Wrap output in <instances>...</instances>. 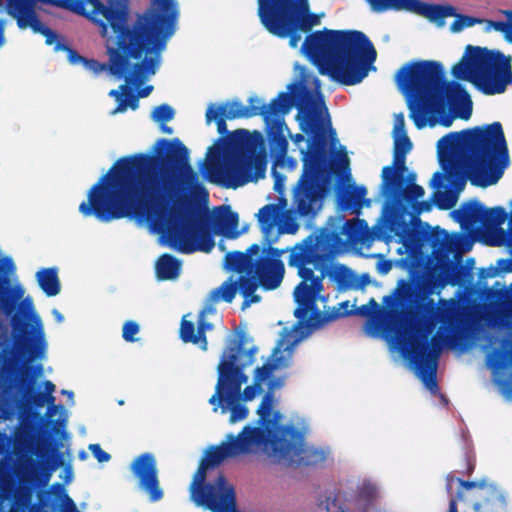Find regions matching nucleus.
Wrapping results in <instances>:
<instances>
[{
  "label": "nucleus",
  "mask_w": 512,
  "mask_h": 512,
  "mask_svg": "<svg viewBox=\"0 0 512 512\" xmlns=\"http://www.w3.org/2000/svg\"><path fill=\"white\" fill-rule=\"evenodd\" d=\"M257 289L255 281L246 278L243 275H233L228 281L224 282L218 289L214 290L210 294V299L214 302L227 301L231 302L235 297L237 291H240L244 296V302L242 309L245 310L252 303H256L260 300L257 295L253 293Z\"/></svg>",
  "instance_id": "nucleus-11"
},
{
  "label": "nucleus",
  "mask_w": 512,
  "mask_h": 512,
  "mask_svg": "<svg viewBox=\"0 0 512 512\" xmlns=\"http://www.w3.org/2000/svg\"><path fill=\"white\" fill-rule=\"evenodd\" d=\"M424 203H419L420 206H422ZM420 210H423V207H419Z\"/></svg>",
  "instance_id": "nucleus-50"
},
{
  "label": "nucleus",
  "mask_w": 512,
  "mask_h": 512,
  "mask_svg": "<svg viewBox=\"0 0 512 512\" xmlns=\"http://www.w3.org/2000/svg\"><path fill=\"white\" fill-rule=\"evenodd\" d=\"M511 58L499 51L468 45L452 68L459 80L471 82L485 94L502 93L512 83Z\"/></svg>",
  "instance_id": "nucleus-7"
},
{
  "label": "nucleus",
  "mask_w": 512,
  "mask_h": 512,
  "mask_svg": "<svg viewBox=\"0 0 512 512\" xmlns=\"http://www.w3.org/2000/svg\"><path fill=\"white\" fill-rule=\"evenodd\" d=\"M297 119L307 137L298 134L294 138L304 163V172L294 197L299 213L308 215L321 208L328 170L334 166L346 169L349 159L335 137L327 108L319 94L300 106Z\"/></svg>",
  "instance_id": "nucleus-3"
},
{
  "label": "nucleus",
  "mask_w": 512,
  "mask_h": 512,
  "mask_svg": "<svg viewBox=\"0 0 512 512\" xmlns=\"http://www.w3.org/2000/svg\"><path fill=\"white\" fill-rule=\"evenodd\" d=\"M267 114H268V112H264V115H266L265 117L268 120V115Z\"/></svg>",
  "instance_id": "nucleus-51"
},
{
  "label": "nucleus",
  "mask_w": 512,
  "mask_h": 512,
  "mask_svg": "<svg viewBox=\"0 0 512 512\" xmlns=\"http://www.w3.org/2000/svg\"><path fill=\"white\" fill-rule=\"evenodd\" d=\"M480 240L486 245L503 246L506 243L505 231L502 228H488Z\"/></svg>",
  "instance_id": "nucleus-26"
},
{
  "label": "nucleus",
  "mask_w": 512,
  "mask_h": 512,
  "mask_svg": "<svg viewBox=\"0 0 512 512\" xmlns=\"http://www.w3.org/2000/svg\"><path fill=\"white\" fill-rule=\"evenodd\" d=\"M301 53L323 75L345 85L361 82L374 69L376 51L358 31L323 29L309 34Z\"/></svg>",
  "instance_id": "nucleus-5"
},
{
  "label": "nucleus",
  "mask_w": 512,
  "mask_h": 512,
  "mask_svg": "<svg viewBox=\"0 0 512 512\" xmlns=\"http://www.w3.org/2000/svg\"><path fill=\"white\" fill-rule=\"evenodd\" d=\"M366 227V224L364 223V221H349L347 223V230L349 231V233H351V235L353 234L354 230L357 231V230H360V229H364Z\"/></svg>",
  "instance_id": "nucleus-38"
},
{
  "label": "nucleus",
  "mask_w": 512,
  "mask_h": 512,
  "mask_svg": "<svg viewBox=\"0 0 512 512\" xmlns=\"http://www.w3.org/2000/svg\"><path fill=\"white\" fill-rule=\"evenodd\" d=\"M180 263L171 256L164 255L156 263L157 277L162 280H170L178 277Z\"/></svg>",
  "instance_id": "nucleus-24"
},
{
  "label": "nucleus",
  "mask_w": 512,
  "mask_h": 512,
  "mask_svg": "<svg viewBox=\"0 0 512 512\" xmlns=\"http://www.w3.org/2000/svg\"><path fill=\"white\" fill-rule=\"evenodd\" d=\"M262 143L259 132L235 131L228 139L216 143L208 152L205 166L211 182L237 188L263 178L265 157L256 154Z\"/></svg>",
  "instance_id": "nucleus-6"
},
{
  "label": "nucleus",
  "mask_w": 512,
  "mask_h": 512,
  "mask_svg": "<svg viewBox=\"0 0 512 512\" xmlns=\"http://www.w3.org/2000/svg\"><path fill=\"white\" fill-rule=\"evenodd\" d=\"M22 306L27 310L30 315V319L36 325L37 328V336L35 340L29 345V352L31 354H35L36 356H43L47 343L44 336L43 325L39 315L36 313L33 301L30 297H26L22 303Z\"/></svg>",
  "instance_id": "nucleus-21"
},
{
  "label": "nucleus",
  "mask_w": 512,
  "mask_h": 512,
  "mask_svg": "<svg viewBox=\"0 0 512 512\" xmlns=\"http://www.w3.org/2000/svg\"><path fill=\"white\" fill-rule=\"evenodd\" d=\"M53 316L55 317L56 321L61 323L64 320L63 315L56 309L52 311Z\"/></svg>",
  "instance_id": "nucleus-42"
},
{
  "label": "nucleus",
  "mask_w": 512,
  "mask_h": 512,
  "mask_svg": "<svg viewBox=\"0 0 512 512\" xmlns=\"http://www.w3.org/2000/svg\"><path fill=\"white\" fill-rule=\"evenodd\" d=\"M502 29H504V22L501 21H486L485 30L486 31H499L502 33Z\"/></svg>",
  "instance_id": "nucleus-37"
},
{
  "label": "nucleus",
  "mask_w": 512,
  "mask_h": 512,
  "mask_svg": "<svg viewBox=\"0 0 512 512\" xmlns=\"http://www.w3.org/2000/svg\"><path fill=\"white\" fill-rule=\"evenodd\" d=\"M250 102V106H244L239 102H230L225 105L218 106L211 105L207 109L206 120L208 123L218 121V128L221 131V125L224 119L250 117L261 110L259 99L251 98Z\"/></svg>",
  "instance_id": "nucleus-15"
},
{
  "label": "nucleus",
  "mask_w": 512,
  "mask_h": 512,
  "mask_svg": "<svg viewBox=\"0 0 512 512\" xmlns=\"http://www.w3.org/2000/svg\"><path fill=\"white\" fill-rule=\"evenodd\" d=\"M37 281L41 289L48 296H55L60 292V283L54 269H44L37 273Z\"/></svg>",
  "instance_id": "nucleus-23"
},
{
  "label": "nucleus",
  "mask_w": 512,
  "mask_h": 512,
  "mask_svg": "<svg viewBox=\"0 0 512 512\" xmlns=\"http://www.w3.org/2000/svg\"><path fill=\"white\" fill-rule=\"evenodd\" d=\"M134 474L139 478L141 487L149 494L152 501L162 497L156 478L155 461L151 455H143L132 464Z\"/></svg>",
  "instance_id": "nucleus-17"
},
{
  "label": "nucleus",
  "mask_w": 512,
  "mask_h": 512,
  "mask_svg": "<svg viewBox=\"0 0 512 512\" xmlns=\"http://www.w3.org/2000/svg\"><path fill=\"white\" fill-rule=\"evenodd\" d=\"M453 17L454 20L450 25V31L453 33L461 32L464 29L472 27L477 23H482L481 19L467 15H459L456 12Z\"/></svg>",
  "instance_id": "nucleus-27"
},
{
  "label": "nucleus",
  "mask_w": 512,
  "mask_h": 512,
  "mask_svg": "<svg viewBox=\"0 0 512 512\" xmlns=\"http://www.w3.org/2000/svg\"><path fill=\"white\" fill-rule=\"evenodd\" d=\"M187 316H185L182 320V323H181V329H180V334H181V338L183 339V341L185 342H192L194 344H197L199 345L203 350H206L207 349V342H206V339L203 337V331L205 330H209L211 329L210 325H207L203 318H204V313L201 314V318H200V330L198 331L197 334H194V326L191 322H189L187 319H186Z\"/></svg>",
  "instance_id": "nucleus-22"
},
{
  "label": "nucleus",
  "mask_w": 512,
  "mask_h": 512,
  "mask_svg": "<svg viewBox=\"0 0 512 512\" xmlns=\"http://www.w3.org/2000/svg\"><path fill=\"white\" fill-rule=\"evenodd\" d=\"M374 12H386L389 11V6L394 0H365Z\"/></svg>",
  "instance_id": "nucleus-30"
},
{
  "label": "nucleus",
  "mask_w": 512,
  "mask_h": 512,
  "mask_svg": "<svg viewBox=\"0 0 512 512\" xmlns=\"http://www.w3.org/2000/svg\"><path fill=\"white\" fill-rule=\"evenodd\" d=\"M407 11L421 15L438 26L444 25V20L455 15V8L450 5H433L421 0H394L389 11Z\"/></svg>",
  "instance_id": "nucleus-12"
},
{
  "label": "nucleus",
  "mask_w": 512,
  "mask_h": 512,
  "mask_svg": "<svg viewBox=\"0 0 512 512\" xmlns=\"http://www.w3.org/2000/svg\"><path fill=\"white\" fill-rule=\"evenodd\" d=\"M89 450L100 463L108 462L110 460V455L105 452L98 444L89 445Z\"/></svg>",
  "instance_id": "nucleus-31"
},
{
  "label": "nucleus",
  "mask_w": 512,
  "mask_h": 512,
  "mask_svg": "<svg viewBox=\"0 0 512 512\" xmlns=\"http://www.w3.org/2000/svg\"><path fill=\"white\" fill-rule=\"evenodd\" d=\"M465 488H472L475 486L474 483H461Z\"/></svg>",
  "instance_id": "nucleus-47"
},
{
  "label": "nucleus",
  "mask_w": 512,
  "mask_h": 512,
  "mask_svg": "<svg viewBox=\"0 0 512 512\" xmlns=\"http://www.w3.org/2000/svg\"><path fill=\"white\" fill-rule=\"evenodd\" d=\"M258 217L262 230L267 235L275 226L280 233H295L298 228L292 212L284 211L280 206L267 205L259 211Z\"/></svg>",
  "instance_id": "nucleus-16"
},
{
  "label": "nucleus",
  "mask_w": 512,
  "mask_h": 512,
  "mask_svg": "<svg viewBox=\"0 0 512 512\" xmlns=\"http://www.w3.org/2000/svg\"><path fill=\"white\" fill-rule=\"evenodd\" d=\"M293 104V96L290 94H282L271 105V110L275 115V125L271 127L270 134H275L272 144V154L276 160L273 176L275 178V189L281 193L283 186L279 178L278 168L294 169L296 161L286 157L287 143L285 139V131L287 127L281 119V116L289 111Z\"/></svg>",
  "instance_id": "nucleus-9"
},
{
  "label": "nucleus",
  "mask_w": 512,
  "mask_h": 512,
  "mask_svg": "<svg viewBox=\"0 0 512 512\" xmlns=\"http://www.w3.org/2000/svg\"><path fill=\"white\" fill-rule=\"evenodd\" d=\"M139 332V326L137 323L128 321L123 326V338L126 341H135V335Z\"/></svg>",
  "instance_id": "nucleus-29"
},
{
  "label": "nucleus",
  "mask_w": 512,
  "mask_h": 512,
  "mask_svg": "<svg viewBox=\"0 0 512 512\" xmlns=\"http://www.w3.org/2000/svg\"><path fill=\"white\" fill-rule=\"evenodd\" d=\"M2 261H3V266H4V268H5L8 272L14 271L15 266H14L13 261H12L10 258L5 257V258H3V259H2Z\"/></svg>",
  "instance_id": "nucleus-39"
},
{
  "label": "nucleus",
  "mask_w": 512,
  "mask_h": 512,
  "mask_svg": "<svg viewBox=\"0 0 512 512\" xmlns=\"http://www.w3.org/2000/svg\"><path fill=\"white\" fill-rule=\"evenodd\" d=\"M442 76V66L428 60L406 63L395 75L410 117L419 129L450 127L455 119L468 120L472 115L468 93L457 83L442 82Z\"/></svg>",
  "instance_id": "nucleus-4"
},
{
  "label": "nucleus",
  "mask_w": 512,
  "mask_h": 512,
  "mask_svg": "<svg viewBox=\"0 0 512 512\" xmlns=\"http://www.w3.org/2000/svg\"><path fill=\"white\" fill-rule=\"evenodd\" d=\"M157 145L165 159L135 156L117 161L90 189L79 210L105 222L131 217L180 252H210L214 242L202 219L182 203H166L185 189L181 186L194 183L188 165L181 163L178 169L171 165L173 158H183L187 150L178 139L162 140Z\"/></svg>",
  "instance_id": "nucleus-1"
},
{
  "label": "nucleus",
  "mask_w": 512,
  "mask_h": 512,
  "mask_svg": "<svg viewBox=\"0 0 512 512\" xmlns=\"http://www.w3.org/2000/svg\"><path fill=\"white\" fill-rule=\"evenodd\" d=\"M4 43V25L0 21V46Z\"/></svg>",
  "instance_id": "nucleus-43"
},
{
  "label": "nucleus",
  "mask_w": 512,
  "mask_h": 512,
  "mask_svg": "<svg viewBox=\"0 0 512 512\" xmlns=\"http://www.w3.org/2000/svg\"><path fill=\"white\" fill-rule=\"evenodd\" d=\"M394 168L386 167L383 170L385 180H392L399 171L404 170L405 155L411 151L412 143L405 131V120L402 113L394 115Z\"/></svg>",
  "instance_id": "nucleus-13"
},
{
  "label": "nucleus",
  "mask_w": 512,
  "mask_h": 512,
  "mask_svg": "<svg viewBox=\"0 0 512 512\" xmlns=\"http://www.w3.org/2000/svg\"><path fill=\"white\" fill-rule=\"evenodd\" d=\"M45 389L47 390V392L49 394H52L54 392V390H55V385L52 382L47 381L45 383ZM49 400L50 401H54V397L52 395H49Z\"/></svg>",
  "instance_id": "nucleus-41"
},
{
  "label": "nucleus",
  "mask_w": 512,
  "mask_h": 512,
  "mask_svg": "<svg viewBox=\"0 0 512 512\" xmlns=\"http://www.w3.org/2000/svg\"><path fill=\"white\" fill-rule=\"evenodd\" d=\"M452 217L459 222L462 229L473 231L478 223L485 225H501L506 220V213L503 208L495 207L487 209L477 201L469 202L460 209L451 213Z\"/></svg>",
  "instance_id": "nucleus-10"
},
{
  "label": "nucleus",
  "mask_w": 512,
  "mask_h": 512,
  "mask_svg": "<svg viewBox=\"0 0 512 512\" xmlns=\"http://www.w3.org/2000/svg\"><path fill=\"white\" fill-rule=\"evenodd\" d=\"M356 305L355 304H350L349 301H346V302H342L338 305L337 308H335V316L336 317H344V316H347L349 314H351L354 309H355Z\"/></svg>",
  "instance_id": "nucleus-32"
},
{
  "label": "nucleus",
  "mask_w": 512,
  "mask_h": 512,
  "mask_svg": "<svg viewBox=\"0 0 512 512\" xmlns=\"http://www.w3.org/2000/svg\"><path fill=\"white\" fill-rule=\"evenodd\" d=\"M294 69H295V71H296L297 73H299V75H303V74H304V68H303V67H301L300 65L295 64Z\"/></svg>",
  "instance_id": "nucleus-45"
},
{
  "label": "nucleus",
  "mask_w": 512,
  "mask_h": 512,
  "mask_svg": "<svg viewBox=\"0 0 512 512\" xmlns=\"http://www.w3.org/2000/svg\"><path fill=\"white\" fill-rule=\"evenodd\" d=\"M450 512H457L454 502L451 503Z\"/></svg>",
  "instance_id": "nucleus-49"
},
{
  "label": "nucleus",
  "mask_w": 512,
  "mask_h": 512,
  "mask_svg": "<svg viewBox=\"0 0 512 512\" xmlns=\"http://www.w3.org/2000/svg\"><path fill=\"white\" fill-rule=\"evenodd\" d=\"M478 495L485 499L483 504H476V512H504L505 511V499L498 489L493 485H485L480 487Z\"/></svg>",
  "instance_id": "nucleus-19"
},
{
  "label": "nucleus",
  "mask_w": 512,
  "mask_h": 512,
  "mask_svg": "<svg viewBox=\"0 0 512 512\" xmlns=\"http://www.w3.org/2000/svg\"><path fill=\"white\" fill-rule=\"evenodd\" d=\"M78 60H81V58H80V57H75V56H72V57L70 58V62H71V63H77V61H78Z\"/></svg>",
  "instance_id": "nucleus-46"
},
{
  "label": "nucleus",
  "mask_w": 512,
  "mask_h": 512,
  "mask_svg": "<svg viewBox=\"0 0 512 512\" xmlns=\"http://www.w3.org/2000/svg\"><path fill=\"white\" fill-rule=\"evenodd\" d=\"M258 16L271 34L289 37V45L296 48L300 33L319 26L324 13H311L308 0H258Z\"/></svg>",
  "instance_id": "nucleus-8"
},
{
  "label": "nucleus",
  "mask_w": 512,
  "mask_h": 512,
  "mask_svg": "<svg viewBox=\"0 0 512 512\" xmlns=\"http://www.w3.org/2000/svg\"><path fill=\"white\" fill-rule=\"evenodd\" d=\"M8 12L16 20L19 28H31L36 33H41L46 38L47 44H52L55 40L54 33L44 26L36 17L30 0H7Z\"/></svg>",
  "instance_id": "nucleus-14"
},
{
  "label": "nucleus",
  "mask_w": 512,
  "mask_h": 512,
  "mask_svg": "<svg viewBox=\"0 0 512 512\" xmlns=\"http://www.w3.org/2000/svg\"><path fill=\"white\" fill-rule=\"evenodd\" d=\"M24 289L21 285L17 284L15 285L14 287V290H13V294H14V297L17 298V299H20L24 296Z\"/></svg>",
  "instance_id": "nucleus-40"
},
{
  "label": "nucleus",
  "mask_w": 512,
  "mask_h": 512,
  "mask_svg": "<svg viewBox=\"0 0 512 512\" xmlns=\"http://www.w3.org/2000/svg\"><path fill=\"white\" fill-rule=\"evenodd\" d=\"M65 473H66V474H65V477H67V478H69V479L72 477V472H71V470H70V469H67V470L65 471Z\"/></svg>",
  "instance_id": "nucleus-48"
},
{
  "label": "nucleus",
  "mask_w": 512,
  "mask_h": 512,
  "mask_svg": "<svg viewBox=\"0 0 512 512\" xmlns=\"http://www.w3.org/2000/svg\"><path fill=\"white\" fill-rule=\"evenodd\" d=\"M502 13L507 17V22H504L502 33L509 42H512V12L503 11Z\"/></svg>",
  "instance_id": "nucleus-33"
},
{
  "label": "nucleus",
  "mask_w": 512,
  "mask_h": 512,
  "mask_svg": "<svg viewBox=\"0 0 512 512\" xmlns=\"http://www.w3.org/2000/svg\"><path fill=\"white\" fill-rule=\"evenodd\" d=\"M261 285L266 289L278 287L284 274V265L279 259H267L261 262L258 268Z\"/></svg>",
  "instance_id": "nucleus-18"
},
{
  "label": "nucleus",
  "mask_w": 512,
  "mask_h": 512,
  "mask_svg": "<svg viewBox=\"0 0 512 512\" xmlns=\"http://www.w3.org/2000/svg\"><path fill=\"white\" fill-rule=\"evenodd\" d=\"M151 117L156 123L163 125L174 117V110L168 105H160L153 109ZM162 131L167 134L172 133V129L165 126H162Z\"/></svg>",
  "instance_id": "nucleus-25"
},
{
  "label": "nucleus",
  "mask_w": 512,
  "mask_h": 512,
  "mask_svg": "<svg viewBox=\"0 0 512 512\" xmlns=\"http://www.w3.org/2000/svg\"><path fill=\"white\" fill-rule=\"evenodd\" d=\"M83 64L87 70H89L95 74H98V73L106 70V66L103 64H100L96 60H85V61L83 60Z\"/></svg>",
  "instance_id": "nucleus-35"
},
{
  "label": "nucleus",
  "mask_w": 512,
  "mask_h": 512,
  "mask_svg": "<svg viewBox=\"0 0 512 512\" xmlns=\"http://www.w3.org/2000/svg\"><path fill=\"white\" fill-rule=\"evenodd\" d=\"M62 393H63L64 395H67V397L70 399V401H71V403H72V404L74 403V401H73V396H74V395H73V392H71V391H67V390H63V391H62Z\"/></svg>",
  "instance_id": "nucleus-44"
},
{
  "label": "nucleus",
  "mask_w": 512,
  "mask_h": 512,
  "mask_svg": "<svg viewBox=\"0 0 512 512\" xmlns=\"http://www.w3.org/2000/svg\"><path fill=\"white\" fill-rule=\"evenodd\" d=\"M435 372L436 368L434 365H428L416 372L426 388L433 393L436 392L437 388L436 382L434 381Z\"/></svg>",
  "instance_id": "nucleus-28"
},
{
  "label": "nucleus",
  "mask_w": 512,
  "mask_h": 512,
  "mask_svg": "<svg viewBox=\"0 0 512 512\" xmlns=\"http://www.w3.org/2000/svg\"><path fill=\"white\" fill-rule=\"evenodd\" d=\"M171 2L173 3L174 7H175V10H176V16H175V19L173 21V27H172V31L169 33V34H165V35H162L161 34V43L163 45V47L165 48V44L168 40L169 37H171L173 35V33L175 32L176 30V24H177V19H178V6H177V3L175 0H171Z\"/></svg>",
  "instance_id": "nucleus-36"
},
{
  "label": "nucleus",
  "mask_w": 512,
  "mask_h": 512,
  "mask_svg": "<svg viewBox=\"0 0 512 512\" xmlns=\"http://www.w3.org/2000/svg\"><path fill=\"white\" fill-rule=\"evenodd\" d=\"M441 171L431 185L439 207H453L468 178L472 184L487 187L495 184L509 165L502 127L493 123L452 132L437 143Z\"/></svg>",
  "instance_id": "nucleus-2"
},
{
  "label": "nucleus",
  "mask_w": 512,
  "mask_h": 512,
  "mask_svg": "<svg viewBox=\"0 0 512 512\" xmlns=\"http://www.w3.org/2000/svg\"><path fill=\"white\" fill-rule=\"evenodd\" d=\"M406 195L409 200L417 201L419 198L423 197L424 189L418 185H411L408 187Z\"/></svg>",
  "instance_id": "nucleus-34"
},
{
  "label": "nucleus",
  "mask_w": 512,
  "mask_h": 512,
  "mask_svg": "<svg viewBox=\"0 0 512 512\" xmlns=\"http://www.w3.org/2000/svg\"><path fill=\"white\" fill-rule=\"evenodd\" d=\"M237 224V216L228 208H220L214 214L213 231L217 235L236 238L239 235Z\"/></svg>",
  "instance_id": "nucleus-20"
}]
</instances>
